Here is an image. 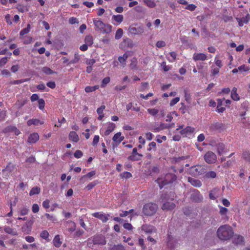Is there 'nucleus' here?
Segmentation results:
<instances>
[{"label":"nucleus","instance_id":"1","mask_svg":"<svg viewBox=\"0 0 250 250\" xmlns=\"http://www.w3.org/2000/svg\"><path fill=\"white\" fill-rule=\"evenodd\" d=\"M217 234L220 239L227 240L232 237L233 232L231 227L227 225H225L220 226L218 228Z\"/></svg>","mask_w":250,"mask_h":250},{"label":"nucleus","instance_id":"2","mask_svg":"<svg viewBox=\"0 0 250 250\" xmlns=\"http://www.w3.org/2000/svg\"><path fill=\"white\" fill-rule=\"evenodd\" d=\"M93 23L96 29L103 34L109 33L111 31L112 26L108 24H104L100 20L94 19Z\"/></svg>","mask_w":250,"mask_h":250},{"label":"nucleus","instance_id":"3","mask_svg":"<svg viewBox=\"0 0 250 250\" xmlns=\"http://www.w3.org/2000/svg\"><path fill=\"white\" fill-rule=\"evenodd\" d=\"M176 179V176L172 173L167 174L164 178H158L156 181L161 188L165 185L172 183Z\"/></svg>","mask_w":250,"mask_h":250},{"label":"nucleus","instance_id":"4","mask_svg":"<svg viewBox=\"0 0 250 250\" xmlns=\"http://www.w3.org/2000/svg\"><path fill=\"white\" fill-rule=\"evenodd\" d=\"M157 208V206L156 204L149 203L144 206L143 210L145 215L150 216L156 212Z\"/></svg>","mask_w":250,"mask_h":250},{"label":"nucleus","instance_id":"5","mask_svg":"<svg viewBox=\"0 0 250 250\" xmlns=\"http://www.w3.org/2000/svg\"><path fill=\"white\" fill-rule=\"evenodd\" d=\"M128 32L129 34L133 35H142L144 32V28L143 26L136 27L131 25L128 28Z\"/></svg>","mask_w":250,"mask_h":250},{"label":"nucleus","instance_id":"6","mask_svg":"<svg viewBox=\"0 0 250 250\" xmlns=\"http://www.w3.org/2000/svg\"><path fill=\"white\" fill-rule=\"evenodd\" d=\"M216 158L217 157L215 154L212 151L207 152L204 156V159L205 161L208 164L215 163L216 160Z\"/></svg>","mask_w":250,"mask_h":250},{"label":"nucleus","instance_id":"7","mask_svg":"<svg viewBox=\"0 0 250 250\" xmlns=\"http://www.w3.org/2000/svg\"><path fill=\"white\" fill-rule=\"evenodd\" d=\"M124 136H122L121 132L116 133L112 138L113 142L112 145L113 146H117L124 139Z\"/></svg>","mask_w":250,"mask_h":250},{"label":"nucleus","instance_id":"8","mask_svg":"<svg viewBox=\"0 0 250 250\" xmlns=\"http://www.w3.org/2000/svg\"><path fill=\"white\" fill-rule=\"evenodd\" d=\"M204 172V169L202 166H195L190 169V173L194 175H198Z\"/></svg>","mask_w":250,"mask_h":250},{"label":"nucleus","instance_id":"9","mask_svg":"<svg viewBox=\"0 0 250 250\" xmlns=\"http://www.w3.org/2000/svg\"><path fill=\"white\" fill-rule=\"evenodd\" d=\"M92 215L101 220L103 222H106L108 220V214H105L102 212H95Z\"/></svg>","mask_w":250,"mask_h":250},{"label":"nucleus","instance_id":"10","mask_svg":"<svg viewBox=\"0 0 250 250\" xmlns=\"http://www.w3.org/2000/svg\"><path fill=\"white\" fill-rule=\"evenodd\" d=\"M191 199L196 202H199L203 200V197L198 190H194L191 195Z\"/></svg>","mask_w":250,"mask_h":250},{"label":"nucleus","instance_id":"11","mask_svg":"<svg viewBox=\"0 0 250 250\" xmlns=\"http://www.w3.org/2000/svg\"><path fill=\"white\" fill-rule=\"evenodd\" d=\"M195 129L191 126H187L180 131L181 135L185 137H188L194 132Z\"/></svg>","mask_w":250,"mask_h":250},{"label":"nucleus","instance_id":"12","mask_svg":"<svg viewBox=\"0 0 250 250\" xmlns=\"http://www.w3.org/2000/svg\"><path fill=\"white\" fill-rule=\"evenodd\" d=\"M92 241L94 244L104 245L106 243L104 237L101 235H97L93 237Z\"/></svg>","mask_w":250,"mask_h":250},{"label":"nucleus","instance_id":"13","mask_svg":"<svg viewBox=\"0 0 250 250\" xmlns=\"http://www.w3.org/2000/svg\"><path fill=\"white\" fill-rule=\"evenodd\" d=\"M170 126L168 125V124H165L164 123H161L158 125H155L154 126L152 130L154 132H159L162 130H164L167 128H169Z\"/></svg>","mask_w":250,"mask_h":250},{"label":"nucleus","instance_id":"14","mask_svg":"<svg viewBox=\"0 0 250 250\" xmlns=\"http://www.w3.org/2000/svg\"><path fill=\"white\" fill-rule=\"evenodd\" d=\"M207 56L204 53H195L193 55V59L195 61H204L207 59Z\"/></svg>","mask_w":250,"mask_h":250},{"label":"nucleus","instance_id":"15","mask_svg":"<svg viewBox=\"0 0 250 250\" xmlns=\"http://www.w3.org/2000/svg\"><path fill=\"white\" fill-rule=\"evenodd\" d=\"M39 139V135L37 133H33L28 137L27 142L30 144H34Z\"/></svg>","mask_w":250,"mask_h":250},{"label":"nucleus","instance_id":"16","mask_svg":"<svg viewBox=\"0 0 250 250\" xmlns=\"http://www.w3.org/2000/svg\"><path fill=\"white\" fill-rule=\"evenodd\" d=\"M219 213L222 216V218L225 220H228L229 217L227 215L228 212V209L226 208L223 207L222 206H219Z\"/></svg>","mask_w":250,"mask_h":250},{"label":"nucleus","instance_id":"17","mask_svg":"<svg viewBox=\"0 0 250 250\" xmlns=\"http://www.w3.org/2000/svg\"><path fill=\"white\" fill-rule=\"evenodd\" d=\"M250 20V16L249 14H248L245 17H243L242 19L236 18V20L238 22L240 26H242L244 23H247Z\"/></svg>","mask_w":250,"mask_h":250},{"label":"nucleus","instance_id":"18","mask_svg":"<svg viewBox=\"0 0 250 250\" xmlns=\"http://www.w3.org/2000/svg\"><path fill=\"white\" fill-rule=\"evenodd\" d=\"M4 132H12L14 133V134L16 135H19L21 133L20 131L18 129H17L16 127H15L14 126H8L7 127H6L4 129Z\"/></svg>","mask_w":250,"mask_h":250},{"label":"nucleus","instance_id":"19","mask_svg":"<svg viewBox=\"0 0 250 250\" xmlns=\"http://www.w3.org/2000/svg\"><path fill=\"white\" fill-rule=\"evenodd\" d=\"M142 229L146 233H152L155 232V229L152 226L144 225L141 227Z\"/></svg>","mask_w":250,"mask_h":250},{"label":"nucleus","instance_id":"20","mask_svg":"<svg viewBox=\"0 0 250 250\" xmlns=\"http://www.w3.org/2000/svg\"><path fill=\"white\" fill-rule=\"evenodd\" d=\"M175 207V204L172 202H167L163 204L162 208L163 210H170L173 209Z\"/></svg>","mask_w":250,"mask_h":250},{"label":"nucleus","instance_id":"21","mask_svg":"<svg viewBox=\"0 0 250 250\" xmlns=\"http://www.w3.org/2000/svg\"><path fill=\"white\" fill-rule=\"evenodd\" d=\"M69 139L75 143H77L79 140V138L76 132L75 131H71L69 134Z\"/></svg>","mask_w":250,"mask_h":250},{"label":"nucleus","instance_id":"22","mask_svg":"<svg viewBox=\"0 0 250 250\" xmlns=\"http://www.w3.org/2000/svg\"><path fill=\"white\" fill-rule=\"evenodd\" d=\"M188 182L192 186L196 187H200L202 185L201 182L199 180H197L194 178L189 177L188 178Z\"/></svg>","mask_w":250,"mask_h":250},{"label":"nucleus","instance_id":"23","mask_svg":"<svg viewBox=\"0 0 250 250\" xmlns=\"http://www.w3.org/2000/svg\"><path fill=\"white\" fill-rule=\"evenodd\" d=\"M223 127V125L221 123H214L212 124H211L209 128L210 130L212 131H215L221 129Z\"/></svg>","mask_w":250,"mask_h":250},{"label":"nucleus","instance_id":"24","mask_svg":"<svg viewBox=\"0 0 250 250\" xmlns=\"http://www.w3.org/2000/svg\"><path fill=\"white\" fill-rule=\"evenodd\" d=\"M43 123V121H41L37 119H32L27 121V124L28 126H30L32 125H37L39 124L42 125Z\"/></svg>","mask_w":250,"mask_h":250},{"label":"nucleus","instance_id":"25","mask_svg":"<svg viewBox=\"0 0 250 250\" xmlns=\"http://www.w3.org/2000/svg\"><path fill=\"white\" fill-rule=\"evenodd\" d=\"M144 4L149 8H154L156 6V3L154 0H143Z\"/></svg>","mask_w":250,"mask_h":250},{"label":"nucleus","instance_id":"26","mask_svg":"<svg viewBox=\"0 0 250 250\" xmlns=\"http://www.w3.org/2000/svg\"><path fill=\"white\" fill-rule=\"evenodd\" d=\"M32 225V223L30 222L26 223L21 228L22 231L28 233V231H31Z\"/></svg>","mask_w":250,"mask_h":250},{"label":"nucleus","instance_id":"27","mask_svg":"<svg viewBox=\"0 0 250 250\" xmlns=\"http://www.w3.org/2000/svg\"><path fill=\"white\" fill-rule=\"evenodd\" d=\"M53 245L57 248H59L61 246L62 242L61 241L59 235H57L55 236L53 240Z\"/></svg>","mask_w":250,"mask_h":250},{"label":"nucleus","instance_id":"28","mask_svg":"<svg viewBox=\"0 0 250 250\" xmlns=\"http://www.w3.org/2000/svg\"><path fill=\"white\" fill-rule=\"evenodd\" d=\"M128 56L126 53H125L123 56H120L118 58L119 62L123 67H125L126 64V61L128 58Z\"/></svg>","mask_w":250,"mask_h":250},{"label":"nucleus","instance_id":"29","mask_svg":"<svg viewBox=\"0 0 250 250\" xmlns=\"http://www.w3.org/2000/svg\"><path fill=\"white\" fill-rule=\"evenodd\" d=\"M231 97L234 101H239L240 99V97L237 93V88L235 87L231 90Z\"/></svg>","mask_w":250,"mask_h":250},{"label":"nucleus","instance_id":"30","mask_svg":"<svg viewBox=\"0 0 250 250\" xmlns=\"http://www.w3.org/2000/svg\"><path fill=\"white\" fill-rule=\"evenodd\" d=\"M143 155L139 153H136V154H131L129 157H128V159L133 161H138L140 160V158Z\"/></svg>","mask_w":250,"mask_h":250},{"label":"nucleus","instance_id":"31","mask_svg":"<svg viewBox=\"0 0 250 250\" xmlns=\"http://www.w3.org/2000/svg\"><path fill=\"white\" fill-rule=\"evenodd\" d=\"M41 191V188L38 187L33 188L29 192V195L33 196L36 194H39Z\"/></svg>","mask_w":250,"mask_h":250},{"label":"nucleus","instance_id":"32","mask_svg":"<svg viewBox=\"0 0 250 250\" xmlns=\"http://www.w3.org/2000/svg\"><path fill=\"white\" fill-rule=\"evenodd\" d=\"M112 20L117 22L118 23H121L123 21V16L122 15H113L112 18Z\"/></svg>","mask_w":250,"mask_h":250},{"label":"nucleus","instance_id":"33","mask_svg":"<svg viewBox=\"0 0 250 250\" xmlns=\"http://www.w3.org/2000/svg\"><path fill=\"white\" fill-rule=\"evenodd\" d=\"M99 85H95L94 86H87L85 88V91L87 93L95 91L99 88Z\"/></svg>","mask_w":250,"mask_h":250},{"label":"nucleus","instance_id":"34","mask_svg":"<svg viewBox=\"0 0 250 250\" xmlns=\"http://www.w3.org/2000/svg\"><path fill=\"white\" fill-rule=\"evenodd\" d=\"M225 146L223 144H219L217 145V152L219 155H222L224 152Z\"/></svg>","mask_w":250,"mask_h":250},{"label":"nucleus","instance_id":"35","mask_svg":"<svg viewBox=\"0 0 250 250\" xmlns=\"http://www.w3.org/2000/svg\"><path fill=\"white\" fill-rule=\"evenodd\" d=\"M42 71L46 75H51L56 73L55 72L52 70L50 68L47 67H44L42 69Z\"/></svg>","mask_w":250,"mask_h":250},{"label":"nucleus","instance_id":"36","mask_svg":"<svg viewBox=\"0 0 250 250\" xmlns=\"http://www.w3.org/2000/svg\"><path fill=\"white\" fill-rule=\"evenodd\" d=\"M234 242L235 243L237 244H241L244 242V238L243 237L238 235L235 236L234 240Z\"/></svg>","mask_w":250,"mask_h":250},{"label":"nucleus","instance_id":"37","mask_svg":"<svg viewBox=\"0 0 250 250\" xmlns=\"http://www.w3.org/2000/svg\"><path fill=\"white\" fill-rule=\"evenodd\" d=\"M85 42L89 46L91 45L93 43V37L91 35L86 36L85 38Z\"/></svg>","mask_w":250,"mask_h":250},{"label":"nucleus","instance_id":"38","mask_svg":"<svg viewBox=\"0 0 250 250\" xmlns=\"http://www.w3.org/2000/svg\"><path fill=\"white\" fill-rule=\"evenodd\" d=\"M169 56H167V59L170 62H173L176 58L177 54L174 52H171L169 53Z\"/></svg>","mask_w":250,"mask_h":250},{"label":"nucleus","instance_id":"39","mask_svg":"<svg viewBox=\"0 0 250 250\" xmlns=\"http://www.w3.org/2000/svg\"><path fill=\"white\" fill-rule=\"evenodd\" d=\"M80 59V57L78 53H75L73 60L69 62L68 64H74L78 62Z\"/></svg>","mask_w":250,"mask_h":250},{"label":"nucleus","instance_id":"40","mask_svg":"<svg viewBox=\"0 0 250 250\" xmlns=\"http://www.w3.org/2000/svg\"><path fill=\"white\" fill-rule=\"evenodd\" d=\"M123 35V30L121 28H119L115 34V38L116 40H119L122 38Z\"/></svg>","mask_w":250,"mask_h":250},{"label":"nucleus","instance_id":"41","mask_svg":"<svg viewBox=\"0 0 250 250\" xmlns=\"http://www.w3.org/2000/svg\"><path fill=\"white\" fill-rule=\"evenodd\" d=\"M124 42L130 48H132L134 45L133 41L128 38L124 39Z\"/></svg>","mask_w":250,"mask_h":250},{"label":"nucleus","instance_id":"42","mask_svg":"<svg viewBox=\"0 0 250 250\" xmlns=\"http://www.w3.org/2000/svg\"><path fill=\"white\" fill-rule=\"evenodd\" d=\"M239 71L242 73L243 72H247L249 71L250 69V68L249 66H247L245 64L242 65L238 67Z\"/></svg>","mask_w":250,"mask_h":250},{"label":"nucleus","instance_id":"43","mask_svg":"<svg viewBox=\"0 0 250 250\" xmlns=\"http://www.w3.org/2000/svg\"><path fill=\"white\" fill-rule=\"evenodd\" d=\"M30 30V24H28L26 28H25L21 31V32L20 33V35L21 36H23L24 35L28 33H29Z\"/></svg>","mask_w":250,"mask_h":250},{"label":"nucleus","instance_id":"44","mask_svg":"<svg viewBox=\"0 0 250 250\" xmlns=\"http://www.w3.org/2000/svg\"><path fill=\"white\" fill-rule=\"evenodd\" d=\"M147 110L148 112L152 116H155L159 112V110L156 108H148Z\"/></svg>","mask_w":250,"mask_h":250},{"label":"nucleus","instance_id":"45","mask_svg":"<svg viewBox=\"0 0 250 250\" xmlns=\"http://www.w3.org/2000/svg\"><path fill=\"white\" fill-rule=\"evenodd\" d=\"M27 101V99H24L22 101L18 100L16 103L15 105H17L19 108H21L26 103Z\"/></svg>","mask_w":250,"mask_h":250},{"label":"nucleus","instance_id":"46","mask_svg":"<svg viewBox=\"0 0 250 250\" xmlns=\"http://www.w3.org/2000/svg\"><path fill=\"white\" fill-rule=\"evenodd\" d=\"M110 79L109 77H105L104 78L103 81H102V84L101 85V86L102 87H104L105 86V85L108 83L110 82Z\"/></svg>","mask_w":250,"mask_h":250},{"label":"nucleus","instance_id":"47","mask_svg":"<svg viewBox=\"0 0 250 250\" xmlns=\"http://www.w3.org/2000/svg\"><path fill=\"white\" fill-rule=\"evenodd\" d=\"M95 174V171H91L90 172H88V173H87L86 174H85L81 178V180H82L83 179L86 178H88L90 179Z\"/></svg>","mask_w":250,"mask_h":250},{"label":"nucleus","instance_id":"48","mask_svg":"<svg viewBox=\"0 0 250 250\" xmlns=\"http://www.w3.org/2000/svg\"><path fill=\"white\" fill-rule=\"evenodd\" d=\"M40 236L42 238L47 240L49 237V233L46 230H43L41 233Z\"/></svg>","mask_w":250,"mask_h":250},{"label":"nucleus","instance_id":"49","mask_svg":"<svg viewBox=\"0 0 250 250\" xmlns=\"http://www.w3.org/2000/svg\"><path fill=\"white\" fill-rule=\"evenodd\" d=\"M156 144L154 142H151L149 145L148 147L147 148L148 151H151L152 149H153L154 150H156Z\"/></svg>","mask_w":250,"mask_h":250},{"label":"nucleus","instance_id":"50","mask_svg":"<svg viewBox=\"0 0 250 250\" xmlns=\"http://www.w3.org/2000/svg\"><path fill=\"white\" fill-rule=\"evenodd\" d=\"M5 231L8 233L11 234L12 235H17V232L15 231H14L10 227H6L4 229Z\"/></svg>","mask_w":250,"mask_h":250},{"label":"nucleus","instance_id":"51","mask_svg":"<svg viewBox=\"0 0 250 250\" xmlns=\"http://www.w3.org/2000/svg\"><path fill=\"white\" fill-rule=\"evenodd\" d=\"M39 103V108L41 110H43L44 107L45 102L43 99H40L38 100Z\"/></svg>","mask_w":250,"mask_h":250},{"label":"nucleus","instance_id":"52","mask_svg":"<svg viewBox=\"0 0 250 250\" xmlns=\"http://www.w3.org/2000/svg\"><path fill=\"white\" fill-rule=\"evenodd\" d=\"M40 208L37 204H34L32 207V210L33 213H37L39 212Z\"/></svg>","mask_w":250,"mask_h":250},{"label":"nucleus","instance_id":"53","mask_svg":"<svg viewBox=\"0 0 250 250\" xmlns=\"http://www.w3.org/2000/svg\"><path fill=\"white\" fill-rule=\"evenodd\" d=\"M120 176L122 178H129L132 177V174L129 172H124L120 174Z\"/></svg>","mask_w":250,"mask_h":250},{"label":"nucleus","instance_id":"54","mask_svg":"<svg viewBox=\"0 0 250 250\" xmlns=\"http://www.w3.org/2000/svg\"><path fill=\"white\" fill-rule=\"evenodd\" d=\"M44 215L46 217V218L48 220H49L52 222H55L57 220L56 217L54 215H50L48 213H45Z\"/></svg>","mask_w":250,"mask_h":250},{"label":"nucleus","instance_id":"55","mask_svg":"<svg viewBox=\"0 0 250 250\" xmlns=\"http://www.w3.org/2000/svg\"><path fill=\"white\" fill-rule=\"evenodd\" d=\"M28 81V80L27 79H21V80H15V81L12 82L11 83L13 84H18L23 83L25 82H27Z\"/></svg>","mask_w":250,"mask_h":250},{"label":"nucleus","instance_id":"56","mask_svg":"<svg viewBox=\"0 0 250 250\" xmlns=\"http://www.w3.org/2000/svg\"><path fill=\"white\" fill-rule=\"evenodd\" d=\"M29 209L26 208H23L20 209V214L21 215H26L29 212Z\"/></svg>","mask_w":250,"mask_h":250},{"label":"nucleus","instance_id":"57","mask_svg":"<svg viewBox=\"0 0 250 250\" xmlns=\"http://www.w3.org/2000/svg\"><path fill=\"white\" fill-rule=\"evenodd\" d=\"M243 157L247 161H250V152L245 151L243 153Z\"/></svg>","mask_w":250,"mask_h":250},{"label":"nucleus","instance_id":"58","mask_svg":"<svg viewBox=\"0 0 250 250\" xmlns=\"http://www.w3.org/2000/svg\"><path fill=\"white\" fill-rule=\"evenodd\" d=\"M42 207L47 209L50 207V201L48 199L45 200L42 202Z\"/></svg>","mask_w":250,"mask_h":250},{"label":"nucleus","instance_id":"59","mask_svg":"<svg viewBox=\"0 0 250 250\" xmlns=\"http://www.w3.org/2000/svg\"><path fill=\"white\" fill-rule=\"evenodd\" d=\"M100 137L98 135H95L93 138V140L92 142V145L93 146H95L97 145L98 142H99Z\"/></svg>","mask_w":250,"mask_h":250},{"label":"nucleus","instance_id":"60","mask_svg":"<svg viewBox=\"0 0 250 250\" xmlns=\"http://www.w3.org/2000/svg\"><path fill=\"white\" fill-rule=\"evenodd\" d=\"M166 42L163 41H159L156 42V45L158 48L164 47L166 45Z\"/></svg>","mask_w":250,"mask_h":250},{"label":"nucleus","instance_id":"61","mask_svg":"<svg viewBox=\"0 0 250 250\" xmlns=\"http://www.w3.org/2000/svg\"><path fill=\"white\" fill-rule=\"evenodd\" d=\"M74 155L75 158H80L83 156V152L81 150H77L74 153Z\"/></svg>","mask_w":250,"mask_h":250},{"label":"nucleus","instance_id":"62","mask_svg":"<svg viewBox=\"0 0 250 250\" xmlns=\"http://www.w3.org/2000/svg\"><path fill=\"white\" fill-rule=\"evenodd\" d=\"M196 7V6L194 4H190L187 5V6L186 7V9L191 11H192L195 9Z\"/></svg>","mask_w":250,"mask_h":250},{"label":"nucleus","instance_id":"63","mask_svg":"<svg viewBox=\"0 0 250 250\" xmlns=\"http://www.w3.org/2000/svg\"><path fill=\"white\" fill-rule=\"evenodd\" d=\"M115 127V125L113 123H110L107 126V129L110 132H112Z\"/></svg>","mask_w":250,"mask_h":250},{"label":"nucleus","instance_id":"64","mask_svg":"<svg viewBox=\"0 0 250 250\" xmlns=\"http://www.w3.org/2000/svg\"><path fill=\"white\" fill-rule=\"evenodd\" d=\"M180 101V98L179 97H176L173 99H172L170 103V105L171 106H173L175 104H176L179 101Z\"/></svg>","mask_w":250,"mask_h":250}]
</instances>
